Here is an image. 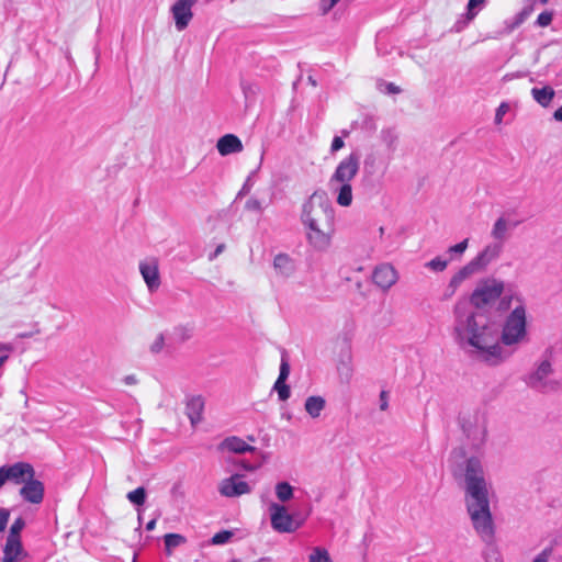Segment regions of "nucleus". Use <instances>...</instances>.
Here are the masks:
<instances>
[{
  "label": "nucleus",
  "instance_id": "nucleus-62",
  "mask_svg": "<svg viewBox=\"0 0 562 562\" xmlns=\"http://www.w3.org/2000/svg\"><path fill=\"white\" fill-rule=\"evenodd\" d=\"M513 77H514V75H509V74H507V75H505V76L503 77V80H504V81H506V80L512 79Z\"/></svg>",
  "mask_w": 562,
  "mask_h": 562
},
{
  "label": "nucleus",
  "instance_id": "nucleus-24",
  "mask_svg": "<svg viewBox=\"0 0 562 562\" xmlns=\"http://www.w3.org/2000/svg\"><path fill=\"white\" fill-rule=\"evenodd\" d=\"M337 195V203L341 206H349L352 202V188L350 183H340Z\"/></svg>",
  "mask_w": 562,
  "mask_h": 562
},
{
  "label": "nucleus",
  "instance_id": "nucleus-15",
  "mask_svg": "<svg viewBox=\"0 0 562 562\" xmlns=\"http://www.w3.org/2000/svg\"><path fill=\"white\" fill-rule=\"evenodd\" d=\"M20 494L23 498L32 504H40L44 497V485L34 477L26 480L25 485L21 488Z\"/></svg>",
  "mask_w": 562,
  "mask_h": 562
},
{
  "label": "nucleus",
  "instance_id": "nucleus-26",
  "mask_svg": "<svg viewBox=\"0 0 562 562\" xmlns=\"http://www.w3.org/2000/svg\"><path fill=\"white\" fill-rule=\"evenodd\" d=\"M276 494L281 502H286L293 497V488L288 482H280L276 485Z\"/></svg>",
  "mask_w": 562,
  "mask_h": 562
},
{
  "label": "nucleus",
  "instance_id": "nucleus-5",
  "mask_svg": "<svg viewBox=\"0 0 562 562\" xmlns=\"http://www.w3.org/2000/svg\"><path fill=\"white\" fill-rule=\"evenodd\" d=\"M504 282L495 278H485L477 282L470 296V303L476 308H484L501 299Z\"/></svg>",
  "mask_w": 562,
  "mask_h": 562
},
{
  "label": "nucleus",
  "instance_id": "nucleus-16",
  "mask_svg": "<svg viewBox=\"0 0 562 562\" xmlns=\"http://www.w3.org/2000/svg\"><path fill=\"white\" fill-rule=\"evenodd\" d=\"M4 471L8 474V480L15 481L18 484L34 477L33 467L25 462H18L13 465L4 467Z\"/></svg>",
  "mask_w": 562,
  "mask_h": 562
},
{
  "label": "nucleus",
  "instance_id": "nucleus-37",
  "mask_svg": "<svg viewBox=\"0 0 562 562\" xmlns=\"http://www.w3.org/2000/svg\"><path fill=\"white\" fill-rule=\"evenodd\" d=\"M274 390L278 392L279 398L285 401L290 397V387L285 382L276 381Z\"/></svg>",
  "mask_w": 562,
  "mask_h": 562
},
{
  "label": "nucleus",
  "instance_id": "nucleus-47",
  "mask_svg": "<svg viewBox=\"0 0 562 562\" xmlns=\"http://www.w3.org/2000/svg\"><path fill=\"white\" fill-rule=\"evenodd\" d=\"M246 210L260 212L262 210L261 203L257 199H249L245 204Z\"/></svg>",
  "mask_w": 562,
  "mask_h": 562
},
{
  "label": "nucleus",
  "instance_id": "nucleus-55",
  "mask_svg": "<svg viewBox=\"0 0 562 562\" xmlns=\"http://www.w3.org/2000/svg\"><path fill=\"white\" fill-rule=\"evenodd\" d=\"M37 333H40V329L35 328L34 330H31V331H20V333H18V336L20 338H27V337H32L34 334H37Z\"/></svg>",
  "mask_w": 562,
  "mask_h": 562
},
{
  "label": "nucleus",
  "instance_id": "nucleus-30",
  "mask_svg": "<svg viewBox=\"0 0 562 562\" xmlns=\"http://www.w3.org/2000/svg\"><path fill=\"white\" fill-rule=\"evenodd\" d=\"M289 374H290L289 357H288L286 351H283L282 356H281L280 373H279L277 381H280V383L285 382Z\"/></svg>",
  "mask_w": 562,
  "mask_h": 562
},
{
  "label": "nucleus",
  "instance_id": "nucleus-61",
  "mask_svg": "<svg viewBox=\"0 0 562 562\" xmlns=\"http://www.w3.org/2000/svg\"><path fill=\"white\" fill-rule=\"evenodd\" d=\"M308 82L314 87L317 85L316 80L312 76L308 77Z\"/></svg>",
  "mask_w": 562,
  "mask_h": 562
},
{
  "label": "nucleus",
  "instance_id": "nucleus-29",
  "mask_svg": "<svg viewBox=\"0 0 562 562\" xmlns=\"http://www.w3.org/2000/svg\"><path fill=\"white\" fill-rule=\"evenodd\" d=\"M127 498L131 503L142 506L146 501V491L144 487H137L136 490L127 493Z\"/></svg>",
  "mask_w": 562,
  "mask_h": 562
},
{
  "label": "nucleus",
  "instance_id": "nucleus-50",
  "mask_svg": "<svg viewBox=\"0 0 562 562\" xmlns=\"http://www.w3.org/2000/svg\"><path fill=\"white\" fill-rule=\"evenodd\" d=\"M519 301V304L517 306H515V308L510 312V314L508 316H526V308L524 306V304L521 303L520 300Z\"/></svg>",
  "mask_w": 562,
  "mask_h": 562
},
{
  "label": "nucleus",
  "instance_id": "nucleus-43",
  "mask_svg": "<svg viewBox=\"0 0 562 562\" xmlns=\"http://www.w3.org/2000/svg\"><path fill=\"white\" fill-rule=\"evenodd\" d=\"M468 243H469V239L465 238L464 240L460 241L459 244L449 247L448 252H450V254L454 252V254L461 255L468 248Z\"/></svg>",
  "mask_w": 562,
  "mask_h": 562
},
{
  "label": "nucleus",
  "instance_id": "nucleus-31",
  "mask_svg": "<svg viewBox=\"0 0 562 562\" xmlns=\"http://www.w3.org/2000/svg\"><path fill=\"white\" fill-rule=\"evenodd\" d=\"M533 11V5L525 7L520 12H518L514 19V22L509 26L510 30L518 27Z\"/></svg>",
  "mask_w": 562,
  "mask_h": 562
},
{
  "label": "nucleus",
  "instance_id": "nucleus-10",
  "mask_svg": "<svg viewBox=\"0 0 562 562\" xmlns=\"http://www.w3.org/2000/svg\"><path fill=\"white\" fill-rule=\"evenodd\" d=\"M196 0H178L171 7L172 16L178 31H183L189 25L193 13L192 7Z\"/></svg>",
  "mask_w": 562,
  "mask_h": 562
},
{
  "label": "nucleus",
  "instance_id": "nucleus-35",
  "mask_svg": "<svg viewBox=\"0 0 562 562\" xmlns=\"http://www.w3.org/2000/svg\"><path fill=\"white\" fill-rule=\"evenodd\" d=\"M12 352L13 346L11 344L0 342V368L8 361Z\"/></svg>",
  "mask_w": 562,
  "mask_h": 562
},
{
  "label": "nucleus",
  "instance_id": "nucleus-56",
  "mask_svg": "<svg viewBox=\"0 0 562 562\" xmlns=\"http://www.w3.org/2000/svg\"><path fill=\"white\" fill-rule=\"evenodd\" d=\"M8 480V474L4 471V467L0 468V487L5 483Z\"/></svg>",
  "mask_w": 562,
  "mask_h": 562
},
{
  "label": "nucleus",
  "instance_id": "nucleus-28",
  "mask_svg": "<svg viewBox=\"0 0 562 562\" xmlns=\"http://www.w3.org/2000/svg\"><path fill=\"white\" fill-rule=\"evenodd\" d=\"M310 562H333L328 551L325 548L316 547L308 558Z\"/></svg>",
  "mask_w": 562,
  "mask_h": 562
},
{
  "label": "nucleus",
  "instance_id": "nucleus-48",
  "mask_svg": "<svg viewBox=\"0 0 562 562\" xmlns=\"http://www.w3.org/2000/svg\"><path fill=\"white\" fill-rule=\"evenodd\" d=\"M345 146L344 139L340 136H335L331 142L330 151L336 153Z\"/></svg>",
  "mask_w": 562,
  "mask_h": 562
},
{
  "label": "nucleus",
  "instance_id": "nucleus-52",
  "mask_svg": "<svg viewBox=\"0 0 562 562\" xmlns=\"http://www.w3.org/2000/svg\"><path fill=\"white\" fill-rule=\"evenodd\" d=\"M123 381H124L125 385L131 386V385H135L137 383V378L134 374H130V375H126Z\"/></svg>",
  "mask_w": 562,
  "mask_h": 562
},
{
  "label": "nucleus",
  "instance_id": "nucleus-27",
  "mask_svg": "<svg viewBox=\"0 0 562 562\" xmlns=\"http://www.w3.org/2000/svg\"><path fill=\"white\" fill-rule=\"evenodd\" d=\"M551 372V364L548 361H543L536 373L531 376V384L537 386Z\"/></svg>",
  "mask_w": 562,
  "mask_h": 562
},
{
  "label": "nucleus",
  "instance_id": "nucleus-7",
  "mask_svg": "<svg viewBox=\"0 0 562 562\" xmlns=\"http://www.w3.org/2000/svg\"><path fill=\"white\" fill-rule=\"evenodd\" d=\"M272 528L278 532H293L299 528L292 515H290L283 505L271 504L269 507Z\"/></svg>",
  "mask_w": 562,
  "mask_h": 562
},
{
  "label": "nucleus",
  "instance_id": "nucleus-20",
  "mask_svg": "<svg viewBox=\"0 0 562 562\" xmlns=\"http://www.w3.org/2000/svg\"><path fill=\"white\" fill-rule=\"evenodd\" d=\"M220 450H227L234 453H245L255 451V447L248 445L245 440L239 437L232 436L224 439L220 446Z\"/></svg>",
  "mask_w": 562,
  "mask_h": 562
},
{
  "label": "nucleus",
  "instance_id": "nucleus-34",
  "mask_svg": "<svg viewBox=\"0 0 562 562\" xmlns=\"http://www.w3.org/2000/svg\"><path fill=\"white\" fill-rule=\"evenodd\" d=\"M448 261L436 257L426 263V267L434 271H443L447 268Z\"/></svg>",
  "mask_w": 562,
  "mask_h": 562
},
{
  "label": "nucleus",
  "instance_id": "nucleus-42",
  "mask_svg": "<svg viewBox=\"0 0 562 562\" xmlns=\"http://www.w3.org/2000/svg\"><path fill=\"white\" fill-rule=\"evenodd\" d=\"M508 110H509L508 103L502 102L499 104V106L497 108L496 113H495V123L496 124H499L502 122L503 116L507 113Z\"/></svg>",
  "mask_w": 562,
  "mask_h": 562
},
{
  "label": "nucleus",
  "instance_id": "nucleus-2",
  "mask_svg": "<svg viewBox=\"0 0 562 562\" xmlns=\"http://www.w3.org/2000/svg\"><path fill=\"white\" fill-rule=\"evenodd\" d=\"M458 336L472 347V355L487 364H498L508 356L499 345L498 328L488 318H465Z\"/></svg>",
  "mask_w": 562,
  "mask_h": 562
},
{
  "label": "nucleus",
  "instance_id": "nucleus-12",
  "mask_svg": "<svg viewBox=\"0 0 562 562\" xmlns=\"http://www.w3.org/2000/svg\"><path fill=\"white\" fill-rule=\"evenodd\" d=\"M250 487L247 482L243 481L240 475L235 474L228 479H225L220 484V493L226 497H236L244 494H248Z\"/></svg>",
  "mask_w": 562,
  "mask_h": 562
},
{
  "label": "nucleus",
  "instance_id": "nucleus-18",
  "mask_svg": "<svg viewBox=\"0 0 562 562\" xmlns=\"http://www.w3.org/2000/svg\"><path fill=\"white\" fill-rule=\"evenodd\" d=\"M27 553L24 551L22 541L15 539H8L3 547L2 562H19L25 559Z\"/></svg>",
  "mask_w": 562,
  "mask_h": 562
},
{
  "label": "nucleus",
  "instance_id": "nucleus-36",
  "mask_svg": "<svg viewBox=\"0 0 562 562\" xmlns=\"http://www.w3.org/2000/svg\"><path fill=\"white\" fill-rule=\"evenodd\" d=\"M233 537V532L229 530H223L220 532H216L212 537V543L213 544H224L226 543L231 538Z\"/></svg>",
  "mask_w": 562,
  "mask_h": 562
},
{
  "label": "nucleus",
  "instance_id": "nucleus-49",
  "mask_svg": "<svg viewBox=\"0 0 562 562\" xmlns=\"http://www.w3.org/2000/svg\"><path fill=\"white\" fill-rule=\"evenodd\" d=\"M387 407H389V393L383 390L380 393V409L386 411Z\"/></svg>",
  "mask_w": 562,
  "mask_h": 562
},
{
  "label": "nucleus",
  "instance_id": "nucleus-54",
  "mask_svg": "<svg viewBox=\"0 0 562 562\" xmlns=\"http://www.w3.org/2000/svg\"><path fill=\"white\" fill-rule=\"evenodd\" d=\"M386 92L392 93V94L400 93L401 88L395 86L394 83L390 82L386 85Z\"/></svg>",
  "mask_w": 562,
  "mask_h": 562
},
{
  "label": "nucleus",
  "instance_id": "nucleus-22",
  "mask_svg": "<svg viewBox=\"0 0 562 562\" xmlns=\"http://www.w3.org/2000/svg\"><path fill=\"white\" fill-rule=\"evenodd\" d=\"M531 94L536 102L541 106L547 108L552 102L555 91L552 87L544 86L543 88H532Z\"/></svg>",
  "mask_w": 562,
  "mask_h": 562
},
{
  "label": "nucleus",
  "instance_id": "nucleus-32",
  "mask_svg": "<svg viewBox=\"0 0 562 562\" xmlns=\"http://www.w3.org/2000/svg\"><path fill=\"white\" fill-rule=\"evenodd\" d=\"M23 527L24 520L22 518H16L10 527L8 539L21 540L20 532L23 529Z\"/></svg>",
  "mask_w": 562,
  "mask_h": 562
},
{
  "label": "nucleus",
  "instance_id": "nucleus-14",
  "mask_svg": "<svg viewBox=\"0 0 562 562\" xmlns=\"http://www.w3.org/2000/svg\"><path fill=\"white\" fill-rule=\"evenodd\" d=\"M486 0H469L467 4V12L462 14L453 25L454 32H461L468 24L484 8Z\"/></svg>",
  "mask_w": 562,
  "mask_h": 562
},
{
  "label": "nucleus",
  "instance_id": "nucleus-4",
  "mask_svg": "<svg viewBox=\"0 0 562 562\" xmlns=\"http://www.w3.org/2000/svg\"><path fill=\"white\" fill-rule=\"evenodd\" d=\"M502 250V246L497 244L487 245L477 254L470 262L462 267L450 280V286L457 288L462 281L474 273L483 271L488 263L496 259Z\"/></svg>",
  "mask_w": 562,
  "mask_h": 562
},
{
  "label": "nucleus",
  "instance_id": "nucleus-25",
  "mask_svg": "<svg viewBox=\"0 0 562 562\" xmlns=\"http://www.w3.org/2000/svg\"><path fill=\"white\" fill-rule=\"evenodd\" d=\"M506 231H507V222L504 217H498L496 222L494 223L493 229H492V237L503 241L506 238Z\"/></svg>",
  "mask_w": 562,
  "mask_h": 562
},
{
  "label": "nucleus",
  "instance_id": "nucleus-57",
  "mask_svg": "<svg viewBox=\"0 0 562 562\" xmlns=\"http://www.w3.org/2000/svg\"><path fill=\"white\" fill-rule=\"evenodd\" d=\"M553 119L558 122H562V105L554 111Z\"/></svg>",
  "mask_w": 562,
  "mask_h": 562
},
{
  "label": "nucleus",
  "instance_id": "nucleus-33",
  "mask_svg": "<svg viewBox=\"0 0 562 562\" xmlns=\"http://www.w3.org/2000/svg\"><path fill=\"white\" fill-rule=\"evenodd\" d=\"M184 542V538L178 533H167L165 536V546L167 549L178 547Z\"/></svg>",
  "mask_w": 562,
  "mask_h": 562
},
{
  "label": "nucleus",
  "instance_id": "nucleus-11",
  "mask_svg": "<svg viewBox=\"0 0 562 562\" xmlns=\"http://www.w3.org/2000/svg\"><path fill=\"white\" fill-rule=\"evenodd\" d=\"M140 274L150 292L156 291L160 286L159 266L156 258L139 263Z\"/></svg>",
  "mask_w": 562,
  "mask_h": 562
},
{
  "label": "nucleus",
  "instance_id": "nucleus-23",
  "mask_svg": "<svg viewBox=\"0 0 562 562\" xmlns=\"http://www.w3.org/2000/svg\"><path fill=\"white\" fill-rule=\"evenodd\" d=\"M325 407V400L322 396H310L305 401V409L313 417L316 418Z\"/></svg>",
  "mask_w": 562,
  "mask_h": 562
},
{
  "label": "nucleus",
  "instance_id": "nucleus-53",
  "mask_svg": "<svg viewBox=\"0 0 562 562\" xmlns=\"http://www.w3.org/2000/svg\"><path fill=\"white\" fill-rule=\"evenodd\" d=\"M224 249H225V245L224 244H220L215 248L214 252L210 254V256H209L210 260L215 259Z\"/></svg>",
  "mask_w": 562,
  "mask_h": 562
},
{
  "label": "nucleus",
  "instance_id": "nucleus-13",
  "mask_svg": "<svg viewBox=\"0 0 562 562\" xmlns=\"http://www.w3.org/2000/svg\"><path fill=\"white\" fill-rule=\"evenodd\" d=\"M373 282L383 290L390 289L397 280V272L390 263L378 266L372 273Z\"/></svg>",
  "mask_w": 562,
  "mask_h": 562
},
{
  "label": "nucleus",
  "instance_id": "nucleus-64",
  "mask_svg": "<svg viewBox=\"0 0 562 562\" xmlns=\"http://www.w3.org/2000/svg\"><path fill=\"white\" fill-rule=\"evenodd\" d=\"M384 233V228L380 227V234L382 235Z\"/></svg>",
  "mask_w": 562,
  "mask_h": 562
},
{
  "label": "nucleus",
  "instance_id": "nucleus-60",
  "mask_svg": "<svg viewBox=\"0 0 562 562\" xmlns=\"http://www.w3.org/2000/svg\"><path fill=\"white\" fill-rule=\"evenodd\" d=\"M243 90H244L245 95L247 97L248 92H251V87L243 85Z\"/></svg>",
  "mask_w": 562,
  "mask_h": 562
},
{
  "label": "nucleus",
  "instance_id": "nucleus-51",
  "mask_svg": "<svg viewBox=\"0 0 562 562\" xmlns=\"http://www.w3.org/2000/svg\"><path fill=\"white\" fill-rule=\"evenodd\" d=\"M551 554V549H544L541 553H539L533 562H548Z\"/></svg>",
  "mask_w": 562,
  "mask_h": 562
},
{
  "label": "nucleus",
  "instance_id": "nucleus-17",
  "mask_svg": "<svg viewBox=\"0 0 562 562\" xmlns=\"http://www.w3.org/2000/svg\"><path fill=\"white\" fill-rule=\"evenodd\" d=\"M204 404V398L201 395L190 396L186 401V414L193 427L202 420Z\"/></svg>",
  "mask_w": 562,
  "mask_h": 562
},
{
  "label": "nucleus",
  "instance_id": "nucleus-3",
  "mask_svg": "<svg viewBox=\"0 0 562 562\" xmlns=\"http://www.w3.org/2000/svg\"><path fill=\"white\" fill-rule=\"evenodd\" d=\"M301 220L306 227L334 223L335 211L325 191H315L303 204Z\"/></svg>",
  "mask_w": 562,
  "mask_h": 562
},
{
  "label": "nucleus",
  "instance_id": "nucleus-1",
  "mask_svg": "<svg viewBox=\"0 0 562 562\" xmlns=\"http://www.w3.org/2000/svg\"><path fill=\"white\" fill-rule=\"evenodd\" d=\"M467 507L476 532L483 539L494 533L488 493L480 461L470 458L465 468Z\"/></svg>",
  "mask_w": 562,
  "mask_h": 562
},
{
  "label": "nucleus",
  "instance_id": "nucleus-63",
  "mask_svg": "<svg viewBox=\"0 0 562 562\" xmlns=\"http://www.w3.org/2000/svg\"><path fill=\"white\" fill-rule=\"evenodd\" d=\"M542 4H547L549 0H539Z\"/></svg>",
  "mask_w": 562,
  "mask_h": 562
},
{
  "label": "nucleus",
  "instance_id": "nucleus-8",
  "mask_svg": "<svg viewBox=\"0 0 562 562\" xmlns=\"http://www.w3.org/2000/svg\"><path fill=\"white\" fill-rule=\"evenodd\" d=\"M359 159L360 157L357 153H351L341 160L330 177V183H350L359 171Z\"/></svg>",
  "mask_w": 562,
  "mask_h": 562
},
{
  "label": "nucleus",
  "instance_id": "nucleus-46",
  "mask_svg": "<svg viewBox=\"0 0 562 562\" xmlns=\"http://www.w3.org/2000/svg\"><path fill=\"white\" fill-rule=\"evenodd\" d=\"M513 296L512 295H505V296H501V300H499V304H498V311L499 312H507L509 308H510V304H512V301H513Z\"/></svg>",
  "mask_w": 562,
  "mask_h": 562
},
{
  "label": "nucleus",
  "instance_id": "nucleus-38",
  "mask_svg": "<svg viewBox=\"0 0 562 562\" xmlns=\"http://www.w3.org/2000/svg\"><path fill=\"white\" fill-rule=\"evenodd\" d=\"M193 327L192 326H181L175 329L173 335L181 341L191 337Z\"/></svg>",
  "mask_w": 562,
  "mask_h": 562
},
{
  "label": "nucleus",
  "instance_id": "nucleus-45",
  "mask_svg": "<svg viewBox=\"0 0 562 562\" xmlns=\"http://www.w3.org/2000/svg\"><path fill=\"white\" fill-rule=\"evenodd\" d=\"M10 518V510L7 508H0V532L4 531Z\"/></svg>",
  "mask_w": 562,
  "mask_h": 562
},
{
  "label": "nucleus",
  "instance_id": "nucleus-39",
  "mask_svg": "<svg viewBox=\"0 0 562 562\" xmlns=\"http://www.w3.org/2000/svg\"><path fill=\"white\" fill-rule=\"evenodd\" d=\"M553 19V13L550 11H543L538 15L536 24L540 27H546L551 24Z\"/></svg>",
  "mask_w": 562,
  "mask_h": 562
},
{
  "label": "nucleus",
  "instance_id": "nucleus-44",
  "mask_svg": "<svg viewBox=\"0 0 562 562\" xmlns=\"http://www.w3.org/2000/svg\"><path fill=\"white\" fill-rule=\"evenodd\" d=\"M164 347V336L162 335H157L153 341V344L150 345V351L153 353H158L159 351H161Z\"/></svg>",
  "mask_w": 562,
  "mask_h": 562
},
{
  "label": "nucleus",
  "instance_id": "nucleus-9",
  "mask_svg": "<svg viewBox=\"0 0 562 562\" xmlns=\"http://www.w3.org/2000/svg\"><path fill=\"white\" fill-rule=\"evenodd\" d=\"M307 238L310 244L317 250H325L330 245L331 235L335 231L334 223L327 226L307 227Z\"/></svg>",
  "mask_w": 562,
  "mask_h": 562
},
{
  "label": "nucleus",
  "instance_id": "nucleus-21",
  "mask_svg": "<svg viewBox=\"0 0 562 562\" xmlns=\"http://www.w3.org/2000/svg\"><path fill=\"white\" fill-rule=\"evenodd\" d=\"M273 268L282 277L289 278L291 277L295 270L294 260L284 252L278 254L273 259Z\"/></svg>",
  "mask_w": 562,
  "mask_h": 562
},
{
  "label": "nucleus",
  "instance_id": "nucleus-40",
  "mask_svg": "<svg viewBox=\"0 0 562 562\" xmlns=\"http://www.w3.org/2000/svg\"><path fill=\"white\" fill-rule=\"evenodd\" d=\"M361 130L367 131L369 133L376 131V123L373 116L366 115L361 122Z\"/></svg>",
  "mask_w": 562,
  "mask_h": 562
},
{
  "label": "nucleus",
  "instance_id": "nucleus-59",
  "mask_svg": "<svg viewBox=\"0 0 562 562\" xmlns=\"http://www.w3.org/2000/svg\"><path fill=\"white\" fill-rule=\"evenodd\" d=\"M155 527H156V519H151V520H149V521L147 522V525H146V529H147V530H154V529H155Z\"/></svg>",
  "mask_w": 562,
  "mask_h": 562
},
{
  "label": "nucleus",
  "instance_id": "nucleus-58",
  "mask_svg": "<svg viewBox=\"0 0 562 562\" xmlns=\"http://www.w3.org/2000/svg\"><path fill=\"white\" fill-rule=\"evenodd\" d=\"M249 179L245 182L241 190L239 191L238 195L246 194L249 191Z\"/></svg>",
  "mask_w": 562,
  "mask_h": 562
},
{
  "label": "nucleus",
  "instance_id": "nucleus-6",
  "mask_svg": "<svg viewBox=\"0 0 562 562\" xmlns=\"http://www.w3.org/2000/svg\"><path fill=\"white\" fill-rule=\"evenodd\" d=\"M526 318H506L502 325L501 340L505 346L519 344L526 338Z\"/></svg>",
  "mask_w": 562,
  "mask_h": 562
},
{
  "label": "nucleus",
  "instance_id": "nucleus-41",
  "mask_svg": "<svg viewBox=\"0 0 562 562\" xmlns=\"http://www.w3.org/2000/svg\"><path fill=\"white\" fill-rule=\"evenodd\" d=\"M337 3L338 0H321L319 10L322 15H326Z\"/></svg>",
  "mask_w": 562,
  "mask_h": 562
},
{
  "label": "nucleus",
  "instance_id": "nucleus-19",
  "mask_svg": "<svg viewBox=\"0 0 562 562\" xmlns=\"http://www.w3.org/2000/svg\"><path fill=\"white\" fill-rule=\"evenodd\" d=\"M216 148L222 156H227L243 150L241 140L234 134H225L216 144Z\"/></svg>",
  "mask_w": 562,
  "mask_h": 562
}]
</instances>
